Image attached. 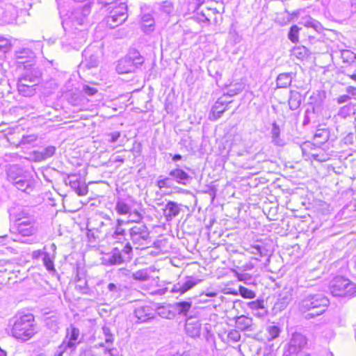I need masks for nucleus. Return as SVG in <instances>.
Returning <instances> with one entry per match:
<instances>
[{
	"label": "nucleus",
	"mask_w": 356,
	"mask_h": 356,
	"mask_svg": "<svg viewBox=\"0 0 356 356\" xmlns=\"http://www.w3.org/2000/svg\"><path fill=\"white\" fill-rule=\"evenodd\" d=\"M329 305V299L323 293L308 294L299 302L298 309L306 319H311L323 314Z\"/></svg>",
	"instance_id": "obj_1"
},
{
	"label": "nucleus",
	"mask_w": 356,
	"mask_h": 356,
	"mask_svg": "<svg viewBox=\"0 0 356 356\" xmlns=\"http://www.w3.org/2000/svg\"><path fill=\"white\" fill-rule=\"evenodd\" d=\"M8 180L19 191L27 194L31 193L35 186V181L27 171L16 166L11 167L8 172Z\"/></svg>",
	"instance_id": "obj_2"
},
{
	"label": "nucleus",
	"mask_w": 356,
	"mask_h": 356,
	"mask_svg": "<svg viewBox=\"0 0 356 356\" xmlns=\"http://www.w3.org/2000/svg\"><path fill=\"white\" fill-rule=\"evenodd\" d=\"M33 321L34 317L31 314L17 318L11 330L13 336L22 341L31 338L35 333Z\"/></svg>",
	"instance_id": "obj_3"
},
{
	"label": "nucleus",
	"mask_w": 356,
	"mask_h": 356,
	"mask_svg": "<svg viewBox=\"0 0 356 356\" xmlns=\"http://www.w3.org/2000/svg\"><path fill=\"white\" fill-rule=\"evenodd\" d=\"M105 221L100 217H93L87 222L88 236L93 238H99L100 235L107 237L110 234L109 227L113 225L112 220L106 216Z\"/></svg>",
	"instance_id": "obj_4"
},
{
	"label": "nucleus",
	"mask_w": 356,
	"mask_h": 356,
	"mask_svg": "<svg viewBox=\"0 0 356 356\" xmlns=\"http://www.w3.org/2000/svg\"><path fill=\"white\" fill-rule=\"evenodd\" d=\"M330 291L333 296L352 297L356 294V285L348 279L337 277L330 282Z\"/></svg>",
	"instance_id": "obj_5"
},
{
	"label": "nucleus",
	"mask_w": 356,
	"mask_h": 356,
	"mask_svg": "<svg viewBox=\"0 0 356 356\" xmlns=\"http://www.w3.org/2000/svg\"><path fill=\"white\" fill-rule=\"evenodd\" d=\"M90 13V6L86 4L83 7H77L74 8L66 14V18L63 20V26L66 24L71 29L81 26V28L86 27L85 23L87 22V18Z\"/></svg>",
	"instance_id": "obj_6"
},
{
	"label": "nucleus",
	"mask_w": 356,
	"mask_h": 356,
	"mask_svg": "<svg viewBox=\"0 0 356 356\" xmlns=\"http://www.w3.org/2000/svg\"><path fill=\"white\" fill-rule=\"evenodd\" d=\"M67 37L62 41L63 48L66 51L70 49L79 50L86 42L88 31L86 27L71 29Z\"/></svg>",
	"instance_id": "obj_7"
},
{
	"label": "nucleus",
	"mask_w": 356,
	"mask_h": 356,
	"mask_svg": "<svg viewBox=\"0 0 356 356\" xmlns=\"http://www.w3.org/2000/svg\"><path fill=\"white\" fill-rule=\"evenodd\" d=\"M144 58L138 52L129 53V55L120 59L116 66L118 74L134 72L144 63Z\"/></svg>",
	"instance_id": "obj_8"
},
{
	"label": "nucleus",
	"mask_w": 356,
	"mask_h": 356,
	"mask_svg": "<svg viewBox=\"0 0 356 356\" xmlns=\"http://www.w3.org/2000/svg\"><path fill=\"white\" fill-rule=\"evenodd\" d=\"M149 231L145 224L138 223L129 229V236L137 249H143L150 243Z\"/></svg>",
	"instance_id": "obj_9"
},
{
	"label": "nucleus",
	"mask_w": 356,
	"mask_h": 356,
	"mask_svg": "<svg viewBox=\"0 0 356 356\" xmlns=\"http://www.w3.org/2000/svg\"><path fill=\"white\" fill-rule=\"evenodd\" d=\"M306 339L302 334L300 333L293 334L287 344L283 356H302V348L306 345Z\"/></svg>",
	"instance_id": "obj_10"
},
{
	"label": "nucleus",
	"mask_w": 356,
	"mask_h": 356,
	"mask_svg": "<svg viewBox=\"0 0 356 356\" xmlns=\"http://www.w3.org/2000/svg\"><path fill=\"white\" fill-rule=\"evenodd\" d=\"M99 54L100 51L97 49L95 51L90 47L84 49L82 54L84 60L81 62V67L86 69L97 67L99 63Z\"/></svg>",
	"instance_id": "obj_11"
},
{
	"label": "nucleus",
	"mask_w": 356,
	"mask_h": 356,
	"mask_svg": "<svg viewBox=\"0 0 356 356\" xmlns=\"http://www.w3.org/2000/svg\"><path fill=\"white\" fill-rule=\"evenodd\" d=\"M230 98L226 95L219 97L212 106L209 113V118L211 121H216L219 119L222 113L227 110V106L232 102V100H227Z\"/></svg>",
	"instance_id": "obj_12"
},
{
	"label": "nucleus",
	"mask_w": 356,
	"mask_h": 356,
	"mask_svg": "<svg viewBox=\"0 0 356 356\" xmlns=\"http://www.w3.org/2000/svg\"><path fill=\"white\" fill-rule=\"evenodd\" d=\"M293 288L284 287L278 295L273 309L276 312L284 310L293 299Z\"/></svg>",
	"instance_id": "obj_13"
},
{
	"label": "nucleus",
	"mask_w": 356,
	"mask_h": 356,
	"mask_svg": "<svg viewBox=\"0 0 356 356\" xmlns=\"http://www.w3.org/2000/svg\"><path fill=\"white\" fill-rule=\"evenodd\" d=\"M24 72L19 79L38 84L42 75L40 68L33 63L24 65Z\"/></svg>",
	"instance_id": "obj_14"
},
{
	"label": "nucleus",
	"mask_w": 356,
	"mask_h": 356,
	"mask_svg": "<svg viewBox=\"0 0 356 356\" xmlns=\"http://www.w3.org/2000/svg\"><path fill=\"white\" fill-rule=\"evenodd\" d=\"M65 183L69 185L79 196L86 195L88 191V186L84 183H81L79 176L76 174L69 175L65 179Z\"/></svg>",
	"instance_id": "obj_15"
},
{
	"label": "nucleus",
	"mask_w": 356,
	"mask_h": 356,
	"mask_svg": "<svg viewBox=\"0 0 356 356\" xmlns=\"http://www.w3.org/2000/svg\"><path fill=\"white\" fill-rule=\"evenodd\" d=\"M38 83L24 81L18 79L17 87L19 95L24 97H31L36 92V87Z\"/></svg>",
	"instance_id": "obj_16"
},
{
	"label": "nucleus",
	"mask_w": 356,
	"mask_h": 356,
	"mask_svg": "<svg viewBox=\"0 0 356 356\" xmlns=\"http://www.w3.org/2000/svg\"><path fill=\"white\" fill-rule=\"evenodd\" d=\"M15 57L18 64H23L24 66L33 63L35 54L29 48H22L15 51Z\"/></svg>",
	"instance_id": "obj_17"
},
{
	"label": "nucleus",
	"mask_w": 356,
	"mask_h": 356,
	"mask_svg": "<svg viewBox=\"0 0 356 356\" xmlns=\"http://www.w3.org/2000/svg\"><path fill=\"white\" fill-rule=\"evenodd\" d=\"M168 175L170 177L172 181H174L179 184L184 186L188 184L192 180V177L186 172L179 168L171 170Z\"/></svg>",
	"instance_id": "obj_18"
},
{
	"label": "nucleus",
	"mask_w": 356,
	"mask_h": 356,
	"mask_svg": "<svg viewBox=\"0 0 356 356\" xmlns=\"http://www.w3.org/2000/svg\"><path fill=\"white\" fill-rule=\"evenodd\" d=\"M201 324L199 321L192 316L186 318L185 323V332L192 338L198 337L200 335Z\"/></svg>",
	"instance_id": "obj_19"
},
{
	"label": "nucleus",
	"mask_w": 356,
	"mask_h": 356,
	"mask_svg": "<svg viewBox=\"0 0 356 356\" xmlns=\"http://www.w3.org/2000/svg\"><path fill=\"white\" fill-rule=\"evenodd\" d=\"M134 314L140 323L146 322L154 317V309L148 305L140 306L136 308Z\"/></svg>",
	"instance_id": "obj_20"
},
{
	"label": "nucleus",
	"mask_w": 356,
	"mask_h": 356,
	"mask_svg": "<svg viewBox=\"0 0 356 356\" xmlns=\"http://www.w3.org/2000/svg\"><path fill=\"white\" fill-rule=\"evenodd\" d=\"M17 232L23 236L35 234L38 230L35 219H31L27 224H22L16 227Z\"/></svg>",
	"instance_id": "obj_21"
},
{
	"label": "nucleus",
	"mask_w": 356,
	"mask_h": 356,
	"mask_svg": "<svg viewBox=\"0 0 356 356\" xmlns=\"http://www.w3.org/2000/svg\"><path fill=\"white\" fill-rule=\"evenodd\" d=\"M236 327L241 331H252L253 328L252 319L246 316L241 315L235 317Z\"/></svg>",
	"instance_id": "obj_22"
},
{
	"label": "nucleus",
	"mask_w": 356,
	"mask_h": 356,
	"mask_svg": "<svg viewBox=\"0 0 356 356\" xmlns=\"http://www.w3.org/2000/svg\"><path fill=\"white\" fill-rule=\"evenodd\" d=\"M79 330L73 325H71L70 328L67 330L66 339H68V341H66V343H72V344L74 345V346L72 347V350H74L76 348V345L81 343V340L79 339Z\"/></svg>",
	"instance_id": "obj_23"
},
{
	"label": "nucleus",
	"mask_w": 356,
	"mask_h": 356,
	"mask_svg": "<svg viewBox=\"0 0 356 356\" xmlns=\"http://www.w3.org/2000/svg\"><path fill=\"white\" fill-rule=\"evenodd\" d=\"M197 282L195 281L193 278L189 277L184 283H177L175 284L171 290L172 293H180L183 294L191 289L193 286L197 284Z\"/></svg>",
	"instance_id": "obj_24"
},
{
	"label": "nucleus",
	"mask_w": 356,
	"mask_h": 356,
	"mask_svg": "<svg viewBox=\"0 0 356 356\" xmlns=\"http://www.w3.org/2000/svg\"><path fill=\"white\" fill-rule=\"evenodd\" d=\"M180 212V209L178 204L170 201L168 202L163 210L164 216L168 221L171 220L173 218L178 216Z\"/></svg>",
	"instance_id": "obj_25"
},
{
	"label": "nucleus",
	"mask_w": 356,
	"mask_h": 356,
	"mask_svg": "<svg viewBox=\"0 0 356 356\" xmlns=\"http://www.w3.org/2000/svg\"><path fill=\"white\" fill-rule=\"evenodd\" d=\"M111 13L119 17L118 22H124L127 18V6L125 3H120L118 6L112 7Z\"/></svg>",
	"instance_id": "obj_26"
},
{
	"label": "nucleus",
	"mask_w": 356,
	"mask_h": 356,
	"mask_svg": "<svg viewBox=\"0 0 356 356\" xmlns=\"http://www.w3.org/2000/svg\"><path fill=\"white\" fill-rule=\"evenodd\" d=\"M56 149L54 146L49 145L41 151H36L34 152L35 159L37 161H44L53 156L56 152Z\"/></svg>",
	"instance_id": "obj_27"
},
{
	"label": "nucleus",
	"mask_w": 356,
	"mask_h": 356,
	"mask_svg": "<svg viewBox=\"0 0 356 356\" xmlns=\"http://www.w3.org/2000/svg\"><path fill=\"white\" fill-rule=\"evenodd\" d=\"M302 95L300 92L297 90H290L289 98V106L292 111L298 109L302 103Z\"/></svg>",
	"instance_id": "obj_28"
},
{
	"label": "nucleus",
	"mask_w": 356,
	"mask_h": 356,
	"mask_svg": "<svg viewBox=\"0 0 356 356\" xmlns=\"http://www.w3.org/2000/svg\"><path fill=\"white\" fill-rule=\"evenodd\" d=\"M191 307L192 303L189 301H181L172 305V307L175 310V314H178L184 316H187L188 312L191 309Z\"/></svg>",
	"instance_id": "obj_29"
},
{
	"label": "nucleus",
	"mask_w": 356,
	"mask_h": 356,
	"mask_svg": "<svg viewBox=\"0 0 356 356\" xmlns=\"http://www.w3.org/2000/svg\"><path fill=\"white\" fill-rule=\"evenodd\" d=\"M10 215L13 220H20L33 216L31 213V210L26 207L14 208L10 211Z\"/></svg>",
	"instance_id": "obj_30"
},
{
	"label": "nucleus",
	"mask_w": 356,
	"mask_h": 356,
	"mask_svg": "<svg viewBox=\"0 0 356 356\" xmlns=\"http://www.w3.org/2000/svg\"><path fill=\"white\" fill-rule=\"evenodd\" d=\"M293 73L280 74L276 79L277 87L285 88L289 86L292 82Z\"/></svg>",
	"instance_id": "obj_31"
},
{
	"label": "nucleus",
	"mask_w": 356,
	"mask_h": 356,
	"mask_svg": "<svg viewBox=\"0 0 356 356\" xmlns=\"http://www.w3.org/2000/svg\"><path fill=\"white\" fill-rule=\"evenodd\" d=\"M157 313L159 316L166 319H173L176 316L175 312L172 307V305L158 307Z\"/></svg>",
	"instance_id": "obj_32"
},
{
	"label": "nucleus",
	"mask_w": 356,
	"mask_h": 356,
	"mask_svg": "<svg viewBox=\"0 0 356 356\" xmlns=\"http://www.w3.org/2000/svg\"><path fill=\"white\" fill-rule=\"evenodd\" d=\"M124 261L122 252L118 248H115L111 254L108 256L106 262L110 265H119L122 264Z\"/></svg>",
	"instance_id": "obj_33"
},
{
	"label": "nucleus",
	"mask_w": 356,
	"mask_h": 356,
	"mask_svg": "<svg viewBox=\"0 0 356 356\" xmlns=\"http://www.w3.org/2000/svg\"><path fill=\"white\" fill-rule=\"evenodd\" d=\"M281 330L277 325H268L266 328V337L268 341L277 338L280 334Z\"/></svg>",
	"instance_id": "obj_34"
},
{
	"label": "nucleus",
	"mask_w": 356,
	"mask_h": 356,
	"mask_svg": "<svg viewBox=\"0 0 356 356\" xmlns=\"http://www.w3.org/2000/svg\"><path fill=\"white\" fill-rule=\"evenodd\" d=\"M325 97V92L323 91L316 90L309 97L308 104L316 105V107H321Z\"/></svg>",
	"instance_id": "obj_35"
},
{
	"label": "nucleus",
	"mask_w": 356,
	"mask_h": 356,
	"mask_svg": "<svg viewBox=\"0 0 356 356\" xmlns=\"http://www.w3.org/2000/svg\"><path fill=\"white\" fill-rule=\"evenodd\" d=\"M272 134V142L277 146L283 145L282 140L280 138V129L279 126L276 123L273 124L271 130Z\"/></svg>",
	"instance_id": "obj_36"
},
{
	"label": "nucleus",
	"mask_w": 356,
	"mask_h": 356,
	"mask_svg": "<svg viewBox=\"0 0 356 356\" xmlns=\"http://www.w3.org/2000/svg\"><path fill=\"white\" fill-rule=\"evenodd\" d=\"M113 228L114 232L111 234L112 238L118 243L125 240L126 233L124 229L120 227H114Z\"/></svg>",
	"instance_id": "obj_37"
},
{
	"label": "nucleus",
	"mask_w": 356,
	"mask_h": 356,
	"mask_svg": "<svg viewBox=\"0 0 356 356\" xmlns=\"http://www.w3.org/2000/svg\"><path fill=\"white\" fill-rule=\"evenodd\" d=\"M302 24H303L306 27L312 28L314 30L318 33L322 30L321 24L318 21L311 17L305 19Z\"/></svg>",
	"instance_id": "obj_38"
},
{
	"label": "nucleus",
	"mask_w": 356,
	"mask_h": 356,
	"mask_svg": "<svg viewBox=\"0 0 356 356\" xmlns=\"http://www.w3.org/2000/svg\"><path fill=\"white\" fill-rule=\"evenodd\" d=\"M143 22V29L145 32H151L154 30V19L149 15H145L142 17Z\"/></svg>",
	"instance_id": "obj_39"
},
{
	"label": "nucleus",
	"mask_w": 356,
	"mask_h": 356,
	"mask_svg": "<svg viewBox=\"0 0 356 356\" xmlns=\"http://www.w3.org/2000/svg\"><path fill=\"white\" fill-rule=\"evenodd\" d=\"M292 53L297 58L303 60L308 56V49L305 46H298L293 49Z\"/></svg>",
	"instance_id": "obj_40"
},
{
	"label": "nucleus",
	"mask_w": 356,
	"mask_h": 356,
	"mask_svg": "<svg viewBox=\"0 0 356 356\" xmlns=\"http://www.w3.org/2000/svg\"><path fill=\"white\" fill-rule=\"evenodd\" d=\"M115 210L120 215H126L130 213L129 205L122 200H118L115 204Z\"/></svg>",
	"instance_id": "obj_41"
},
{
	"label": "nucleus",
	"mask_w": 356,
	"mask_h": 356,
	"mask_svg": "<svg viewBox=\"0 0 356 356\" xmlns=\"http://www.w3.org/2000/svg\"><path fill=\"white\" fill-rule=\"evenodd\" d=\"M119 17L114 16L112 13H110V15L105 18V22L107 26L111 29H115L119 25L122 24L123 22H118Z\"/></svg>",
	"instance_id": "obj_42"
},
{
	"label": "nucleus",
	"mask_w": 356,
	"mask_h": 356,
	"mask_svg": "<svg viewBox=\"0 0 356 356\" xmlns=\"http://www.w3.org/2000/svg\"><path fill=\"white\" fill-rule=\"evenodd\" d=\"M172 185V180L170 179V177H163L160 176L159 179L156 181V186L159 188H170Z\"/></svg>",
	"instance_id": "obj_43"
},
{
	"label": "nucleus",
	"mask_w": 356,
	"mask_h": 356,
	"mask_svg": "<svg viewBox=\"0 0 356 356\" xmlns=\"http://www.w3.org/2000/svg\"><path fill=\"white\" fill-rule=\"evenodd\" d=\"M159 9L163 13L170 15L174 10V5L170 1H163L159 3Z\"/></svg>",
	"instance_id": "obj_44"
},
{
	"label": "nucleus",
	"mask_w": 356,
	"mask_h": 356,
	"mask_svg": "<svg viewBox=\"0 0 356 356\" xmlns=\"http://www.w3.org/2000/svg\"><path fill=\"white\" fill-rule=\"evenodd\" d=\"M319 143H324L328 139V131L326 129H318L314 136Z\"/></svg>",
	"instance_id": "obj_45"
},
{
	"label": "nucleus",
	"mask_w": 356,
	"mask_h": 356,
	"mask_svg": "<svg viewBox=\"0 0 356 356\" xmlns=\"http://www.w3.org/2000/svg\"><path fill=\"white\" fill-rule=\"evenodd\" d=\"M301 30V28L297 25H293L289 30L288 33L289 39L293 43L298 42V33Z\"/></svg>",
	"instance_id": "obj_46"
},
{
	"label": "nucleus",
	"mask_w": 356,
	"mask_h": 356,
	"mask_svg": "<svg viewBox=\"0 0 356 356\" xmlns=\"http://www.w3.org/2000/svg\"><path fill=\"white\" fill-rule=\"evenodd\" d=\"M74 345L72 343H66L64 340L62 343L57 348L54 353V356H63L64 353L67 351L68 348L72 349Z\"/></svg>",
	"instance_id": "obj_47"
},
{
	"label": "nucleus",
	"mask_w": 356,
	"mask_h": 356,
	"mask_svg": "<svg viewBox=\"0 0 356 356\" xmlns=\"http://www.w3.org/2000/svg\"><path fill=\"white\" fill-rule=\"evenodd\" d=\"M341 58L343 63H353L356 59V55L350 50H343L341 51Z\"/></svg>",
	"instance_id": "obj_48"
},
{
	"label": "nucleus",
	"mask_w": 356,
	"mask_h": 356,
	"mask_svg": "<svg viewBox=\"0 0 356 356\" xmlns=\"http://www.w3.org/2000/svg\"><path fill=\"white\" fill-rule=\"evenodd\" d=\"M133 278L138 281H147L149 279V275L147 270H140L133 274Z\"/></svg>",
	"instance_id": "obj_49"
},
{
	"label": "nucleus",
	"mask_w": 356,
	"mask_h": 356,
	"mask_svg": "<svg viewBox=\"0 0 356 356\" xmlns=\"http://www.w3.org/2000/svg\"><path fill=\"white\" fill-rule=\"evenodd\" d=\"M43 263L47 270L49 272L55 271L54 261L51 259L49 253L47 252L42 258Z\"/></svg>",
	"instance_id": "obj_50"
},
{
	"label": "nucleus",
	"mask_w": 356,
	"mask_h": 356,
	"mask_svg": "<svg viewBox=\"0 0 356 356\" xmlns=\"http://www.w3.org/2000/svg\"><path fill=\"white\" fill-rule=\"evenodd\" d=\"M10 47V41L5 37L0 36V53H6L8 51Z\"/></svg>",
	"instance_id": "obj_51"
},
{
	"label": "nucleus",
	"mask_w": 356,
	"mask_h": 356,
	"mask_svg": "<svg viewBox=\"0 0 356 356\" xmlns=\"http://www.w3.org/2000/svg\"><path fill=\"white\" fill-rule=\"evenodd\" d=\"M238 290L240 295L244 298L251 299L255 297V293L254 291L244 286H240Z\"/></svg>",
	"instance_id": "obj_52"
},
{
	"label": "nucleus",
	"mask_w": 356,
	"mask_h": 356,
	"mask_svg": "<svg viewBox=\"0 0 356 356\" xmlns=\"http://www.w3.org/2000/svg\"><path fill=\"white\" fill-rule=\"evenodd\" d=\"M249 307H250V308H251L252 309H254V310L262 309L263 310L262 314L265 312L263 300H257L255 301H252L249 303Z\"/></svg>",
	"instance_id": "obj_53"
},
{
	"label": "nucleus",
	"mask_w": 356,
	"mask_h": 356,
	"mask_svg": "<svg viewBox=\"0 0 356 356\" xmlns=\"http://www.w3.org/2000/svg\"><path fill=\"white\" fill-rule=\"evenodd\" d=\"M227 337L233 342H238L241 339V334L236 330H232L229 332Z\"/></svg>",
	"instance_id": "obj_54"
},
{
	"label": "nucleus",
	"mask_w": 356,
	"mask_h": 356,
	"mask_svg": "<svg viewBox=\"0 0 356 356\" xmlns=\"http://www.w3.org/2000/svg\"><path fill=\"white\" fill-rule=\"evenodd\" d=\"M103 333L105 336V341L107 343H112L113 341V334L111 333V330L107 327H103Z\"/></svg>",
	"instance_id": "obj_55"
},
{
	"label": "nucleus",
	"mask_w": 356,
	"mask_h": 356,
	"mask_svg": "<svg viewBox=\"0 0 356 356\" xmlns=\"http://www.w3.org/2000/svg\"><path fill=\"white\" fill-rule=\"evenodd\" d=\"M120 136H121V134H120V132H119V131L111 132V133L107 134V137H108L107 140L111 143H115L118 140V138L120 137Z\"/></svg>",
	"instance_id": "obj_56"
},
{
	"label": "nucleus",
	"mask_w": 356,
	"mask_h": 356,
	"mask_svg": "<svg viewBox=\"0 0 356 356\" xmlns=\"http://www.w3.org/2000/svg\"><path fill=\"white\" fill-rule=\"evenodd\" d=\"M107 289L108 291L111 292L113 295H118L121 291L120 286H118L114 283H109L107 286Z\"/></svg>",
	"instance_id": "obj_57"
},
{
	"label": "nucleus",
	"mask_w": 356,
	"mask_h": 356,
	"mask_svg": "<svg viewBox=\"0 0 356 356\" xmlns=\"http://www.w3.org/2000/svg\"><path fill=\"white\" fill-rule=\"evenodd\" d=\"M350 110V106L346 105V106H342L340 108V109L338 112V115L343 118H346L347 117V115H348Z\"/></svg>",
	"instance_id": "obj_58"
},
{
	"label": "nucleus",
	"mask_w": 356,
	"mask_h": 356,
	"mask_svg": "<svg viewBox=\"0 0 356 356\" xmlns=\"http://www.w3.org/2000/svg\"><path fill=\"white\" fill-rule=\"evenodd\" d=\"M82 90L85 94L89 96H92L97 92V90L95 88L90 87L88 85H84Z\"/></svg>",
	"instance_id": "obj_59"
},
{
	"label": "nucleus",
	"mask_w": 356,
	"mask_h": 356,
	"mask_svg": "<svg viewBox=\"0 0 356 356\" xmlns=\"http://www.w3.org/2000/svg\"><path fill=\"white\" fill-rule=\"evenodd\" d=\"M237 277L240 281H243L245 284L251 283L252 277L247 273L238 274Z\"/></svg>",
	"instance_id": "obj_60"
},
{
	"label": "nucleus",
	"mask_w": 356,
	"mask_h": 356,
	"mask_svg": "<svg viewBox=\"0 0 356 356\" xmlns=\"http://www.w3.org/2000/svg\"><path fill=\"white\" fill-rule=\"evenodd\" d=\"M46 325L48 326L50 329L53 330L54 331L56 332L58 329V323L56 320L54 319H47L46 321Z\"/></svg>",
	"instance_id": "obj_61"
},
{
	"label": "nucleus",
	"mask_w": 356,
	"mask_h": 356,
	"mask_svg": "<svg viewBox=\"0 0 356 356\" xmlns=\"http://www.w3.org/2000/svg\"><path fill=\"white\" fill-rule=\"evenodd\" d=\"M31 219H35L34 216L26 217V218H24L20 219V220H15L14 221L15 222V225L17 227V226H19L22 224H27L29 222V221H31Z\"/></svg>",
	"instance_id": "obj_62"
},
{
	"label": "nucleus",
	"mask_w": 356,
	"mask_h": 356,
	"mask_svg": "<svg viewBox=\"0 0 356 356\" xmlns=\"http://www.w3.org/2000/svg\"><path fill=\"white\" fill-rule=\"evenodd\" d=\"M311 120L310 108H307L305 112V117L302 122V124L306 126L309 124Z\"/></svg>",
	"instance_id": "obj_63"
},
{
	"label": "nucleus",
	"mask_w": 356,
	"mask_h": 356,
	"mask_svg": "<svg viewBox=\"0 0 356 356\" xmlns=\"http://www.w3.org/2000/svg\"><path fill=\"white\" fill-rule=\"evenodd\" d=\"M350 99V97L348 95H343L337 98V102L339 104H341L348 102Z\"/></svg>",
	"instance_id": "obj_64"
}]
</instances>
